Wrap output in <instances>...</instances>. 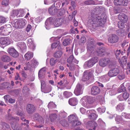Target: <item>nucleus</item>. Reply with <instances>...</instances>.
<instances>
[{
  "instance_id": "31",
  "label": "nucleus",
  "mask_w": 130,
  "mask_h": 130,
  "mask_svg": "<svg viewBox=\"0 0 130 130\" xmlns=\"http://www.w3.org/2000/svg\"><path fill=\"white\" fill-rule=\"evenodd\" d=\"M1 59L3 61L7 62H9L11 60L10 59L9 57L6 55L3 56L2 57Z\"/></svg>"
},
{
  "instance_id": "25",
  "label": "nucleus",
  "mask_w": 130,
  "mask_h": 130,
  "mask_svg": "<svg viewBox=\"0 0 130 130\" xmlns=\"http://www.w3.org/2000/svg\"><path fill=\"white\" fill-rule=\"evenodd\" d=\"M87 48L88 52L90 53H93L95 51V47L93 45H91L90 44H87Z\"/></svg>"
},
{
  "instance_id": "42",
  "label": "nucleus",
  "mask_w": 130,
  "mask_h": 130,
  "mask_svg": "<svg viewBox=\"0 0 130 130\" xmlns=\"http://www.w3.org/2000/svg\"><path fill=\"white\" fill-rule=\"evenodd\" d=\"M71 123L72 126L74 127L76 125H79L81 124V122L78 119L72 122Z\"/></svg>"
},
{
  "instance_id": "23",
  "label": "nucleus",
  "mask_w": 130,
  "mask_h": 130,
  "mask_svg": "<svg viewBox=\"0 0 130 130\" xmlns=\"http://www.w3.org/2000/svg\"><path fill=\"white\" fill-rule=\"evenodd\" d=\"M105 10L104 8L101 7H99L98 8H97L94 9L95 12L94 14L96 15L99 14L101 13H102Z\"/></svg>"
},
{
  "instance_id": "11",
  "label": "nucleus",
  "mask_w": 130,
  "mask_h": 130,
  "mask_svg": "<svg viewBox=\"0 0 130 130\" xmlns=\"http://www.w3.org/2000/svg\"><path fill=\"white\" fill-rule=\"evenodd\" d=\"M108 41L111 44H114L117 43L119 40V38L115 34H111L108 36Z\"/></svg>"
},
{
  "instance_id": "38",
  "label": "nucleus",
  "mask_w": 130,
  "mask_h": 130,
  "mask_svg": "<svg viewBox=\"0 0 130 130\" xmlns=\"http://www.w3.org/2000/svg\"><path fill=\"white\" fill-rule=\"evenodd\" d=\"M62 54V53L61 51H57L54 53V56L56 58H59L61 57Z\"/></svg>"
},
{
  "instance_id": "21",
  "label": "nucleus",
  "mask_w": 130,
  "mask_h": 130,
  "mask_svg": "<svg viewBox=\"0 0 130 130\" xmlns=\"http://www.w3.org/2000/svg\"><path fill=\"white\" fill-rule=\"evenodd\" d=\"M88 126L90 128H93L94 130H95L98 126L97 124L94 121H89L88 122Z\"/></svg>"
},
{
  "instance_id": "46",
  "label": "nucleus",
  "mask_w": 130,
  "mask_h": 130,
  "mask_svg": "<svg viewBox=\"0 0 130 130\" xmlns=\"http://www.w3.org/2000/svg\"><path fill=\"white\" fill-rule=\"evenodd\" d=\"M59 41H57L56 42L53 43L51 46L52 48H55L59 44Z\"/></svg>"
},
{
  "instance_id": "59",
  "label": "nucleus",
  "mask_w": 130,
  "mask_h": 130,
  "mask_svg": "<svg viewBox=\"0 0 130 130\" xmlns=\"http://www.w3.org/2000/svg\"><path fill=\"white\" fill-rule=\"evenodd\" d=\"M69 43V40L67 39H65L63 42V44L64 46H66Z\"/></svg>"
},
{
  "instance_id": "6",
  "label": "nucleus",
  "mask_w": 130,
  "mask_h": 130,
  "mask_svg": "<svg viewBox=\"0 0 130 130\" xmlns=\"http://www.w3.org/2000/svg\"><path fill=\"white\" fill-rule=\"evenodd\" d=\"M110 70L108 73V75L109 77H112L117 76L119 73V70L118 68L115 63V65L112 68H110Z\"/></svg>"
},
{
  "instance_id": "61",
  "label": "nucleus",
  "mask_w": 130,
  "mask_h": 130,
  "mask_svg": "<svg viewBox=\"0 0 130 130\" xmlns=\"http://www.w3.org/2000/svg\"><path fill=\"white\" fill-rule=\"evenodd\" d=\"M17 113L18 115L20 116L21 117H22L23 116H24L23 112L20 110H18L17 112Z\"/></svg>"
},
{
  "instance_id": "13",
  "label": "nucleus",
  "mask_w": 130,
  "mask_h": 130,
  "mask_svg": "<svg viewBox=\"0 0 130 130\" xmlns=\"http://www.w3.org/2000/svg\"><path fill=\"white\" fill-rule=\"evenodd\" d=\"M94 110H89L87 111V113L89 114L88 116L89 119L92 120H95L96 119L98 116L94 112Z\"/></svg>"
},
{
  "instance_id": "43",
  "label": "nucleus",
  "mask_w": 130,
  "mask_h": 130,
  "mask_svg": "<svg viewBox=\"0 0 130 130\" xmlns=\"http://www.w3.org/2000/svg\"><path fill=\"white\" fill-rule=\"evenodd\" d=\"M57 61V59H55L53 58H51L50 60V64L51 66H53Z\"/></svg>"
},
{
  "instance_id": "9",
  "label": "nucleus",
  "mask_w": 130,
  "mask_h": 130,
  "mask_svg": "<svg viewBox=\"0 0 130 130\" xmlns=\"http://www.w3.org/2000/svg\"><path fill=\"white\" fill-rule=\"evenodd\" d=\"M34 119L37 120L39 122V124H40L38 126L36 125V127L38 128H41L43 126V124L44 123V120L43 118L38 113H35L34 116Z\"/></svg>"
},
{
  "instance_id": "30",
  "label": "nucleus",
  "mask_w": 130,
  "mask_h": 130,
  "mask_svg": "<svg viewBox=\"0 0 130 130\" xmlns=\"http://www.w3.org/2000/svg\"><path fill=\"white\" fill-rule=\"evenodd\" d=\"M122 117L121 118L122 119H116V121L117 120L118 121H120L122 120L123 118V117H124L126 119L130 118V114L126 113H123L122 114Z\"/></svg>"
},
{
  "instance_id": "7",
  "label": "nucleus",
  "mask_w": 130,
  "mask_h": 130,
  "mask_svg": "<svg viewBox=\"0 0 130 130\" xmlns=\"http://www.w3.org/2000/svg\"><path fill=\"white\" fill-rule=\"evenodd\" d=\"M7 119L10 121L11 125L13 129H17V126L16 125L17 122L19 120L18 117L15 118L12 117L10 115H8Z\"/></svg>"
},
{
  "instance_id": "33",
  "label": "nucleus",
  "mask_w": 130,
  "mask_h": 130,
  "mask_svg": "<svg viewBox=\"0 0 130 130\" xmlns=\"http://www.w3.org/2000/svg\"><path fill=\"white\" fill-rule=\"evenodd\" d=\"M60 122L62 125L63 127H67L69 126V123L66 120H61Z\"/></svg>"
},
{
  "instance_id": "60",
  "label": "nucleus",
  "mask_w": 130,
  "mask_h": 130,
  "mask_svg": "<svg viewBox=\"0 0 130 130\" xmlns=\"http://www.w3.org/2000/svg\"><path fill=\"white\" fill-rule=\"evenodd\" d=\"M129 94L126 92H124L123 94V96L124 99H126L129 96Z\"/></svg>"
},
{
  "instance_id": "4",
  "label": "nucleus",
  "mask_w": 130,
  "mask_h": 130,
  "mask_svg": "<svg viewBox=\"0 0 130 130\" xmlns=\"http://www.w3.org/2000/svg\"><path fill=\"white\" fill-rule=\"evenodd\" d=\"M99 64L102 67H104L107 65L109 68H112L115 65V63L110 58H104L100 60Z\"/></svg>"
},
{
  "instance_id": "18",
  "label": "nucleus",
  "mask_w": 130,
  "mask_h": 130,
  "mask_svg": "<svg viewBox=\"0 0 130 130\" xmlns=\"http://www.w3.org/2000/svg\"><path fill=\"white\" fill-rule=\"evenodd\" d=\"M118 18L120 21L126 22L128 19L127 16L124 13H121L119 14L118 16Z\"/></svg>"
},
{
  "instance_id": "39",
  "label": "nucleus",
  "mask_w": 130,
  "mask_h": 130,
  "mask_svg": "<svg viewBox=\"0 0 130 130\" xmlns=\"http://www.w3.org/2000/svg\"><path fill=\"white\" fill-rule=\"evenodd\" d=\"M38 62L36 60L33 59L31 61V67L32 68L35 67L38 64Z\"/></svg>"
},
{
  "instance_id": "1",
  "label": "nucleus",
  "mask_w": 130,
  "mask_h": 130,
  "mask_svg": "<svg viewBox=\"0 0 130 130\" xmlns=\"http://www.w3.org/2000/svg\"><path fill=\"white\" fill-rule=\"evenodd\" d=\"M106 17L104 14H102L101 15H98L94 14L92 16L91 19L90 20L94 28L99 26H102L106 21Z\"/></svg>"
},
{
  "instance_id": "50",
  "label": "nucleus",
  "mask_w": 130,
  "mask_h": 130,
  "mask_svg": "<svg viewBox=\"0 0 130 130\" xmlns=\"http://www.w3.org/2000/svg\"><path fill=\"white\" fill-rule=\"evenodd\" d=\"M54 6H52L49 8L48 12L50 14L52 15H54Z\"/></svg>"
},
{
  "instance_id": "19",
  "label": "nucleus",
  "mask_w": 130,
  "mask_h": 130,
  "mask_svg": "<svg viewBox=\"0 0 130 130\" xmlns=\"http://www.w3.org/2000/svg\"><path fill=\"white\" fill-rule=\"evenodd\" d=\"M9 53L11 56L14 57H17L19 56L18 53L13 48H10L9 51Z\"/></svg>"
},
{
  "instance_id": "14",
  "label": "nucleus",
  "mask_w": 130,
  "mask_h": 130,
  "mask_svg": "<svg viewBox=\"0 0 130 130\" xmlns=\"http://www.w3.org/2000/svg\"><path fill=\"white\" fill-rule=\"evenodd\" d=\"M100 92V88L98 87L94 86L92 87L91 89V95H98Z\"/></svg>"
},
{
  "instance_id": "53",
  "label": "nucleus",
  "mask_w": 130,
  "mask_h": 130,
  "mask_svg": "<svg viewBox=\"0 0 130 130\" xmlns=\"http://www.w3.org/2000/svg\"><path fill=\"white\" fill-rule=\"evenodd\" d=\"M93 3L94 2L92 0H88L84 2V4L87 5L93 4Z\"/></svg>"
},
{
  "instance_id": "54",
  "label": "nucleus",
  "mask_w": 130,
  "mask_h": 130,
  "mask_svg": "<svg viewBox=\"0 0 130 130\" xmlns=\"http://www.w3.org/2000/svg\"><path fill=\"white\" fill-rule=\"evenodd\" d=\"M121 51L120 50H117L116 51L115 53V55L116 57L118 59H119L120 58V56H119V55L121 54Z\"/></svg>"
},
{
  "instance_id": "17",
  "label": "nucleus",
  "mask_w": 130,
  "mask_h": 130,
  "mask_svg": "<svg viewBox=\"0 0 130 130\" xmlns=\"http://www.w3.org/2000/svg\"><path fill=\"white\" fill-rule=\"evenodd\" d=\"M46 73L45 69L43 68L41 69L38 72V77L40 79H42L45 77V74Z\"/></svg>"
},
{
  "instance_id": "20",
  "label": "nucleus",
  "mask_w": 130,
  "mask_h": 130,
  "mask_svg": "<svg viewBox=\"0 0 130 130\" xmlns=\"http://www.w3.org/2000/svg\"><path fill=\"white\" fill-rule=\"evenodd\" d=\"M0 43L2 44H6L8 45L10 44V41L9 38L5 37L4 38L0 39Z\"/></svg>"
},
{
  "instance_id": "3",
  "label": "nucleus",
  "mask_w": 130,
  "mask_h": 130,
  "mask_svg": "<svg viewBox=\"0 0 130 130\" xmlns=\"http://www.w3.org/2000/svg\"><path fill=\"white\" fill-rule=\"evenodd\" d=\"M96 101L95 98L92 96H85L82 98L80 102L83 106L87 108L91 107L90 105H92Z\"/></svg>"
},
{
  "instance_id": "56",
  "label": "nucleus",
  "mask_w": 130,
  "mask_h": 130,
  "mask_svg": "<svg viewBox=\"0 0 130 130\" xmlns=\"http://www.w3.org/2000/svg\"><path fill=\"white\" fill-rule=\"evenodd\" d=\"M19 10L20 15H19V16L22 17L25 13L24 10L23 9H20Z\"/></svg>"
},
{
  "instance_id": "47",
  "label": "nucleus",
  "mask_w": 130,
  "mask_h": 130,
  "mask_svg": "<svg viewBox=\"0 0 130 130\" xmlns=\"http://www.w3.org/2000/svg\"><path fill=\"white\" fill-rule=\"evenodd\" d=\"M12 15L14 17L17 16L19 14V10H14L12 12Z\"/></svg>"
},
{
  "instance_id": "32",
  "label": "nucleus",
  "mask_w": 130,
  "mask_h": 130,
  "mask_svg": "<svg viewBox=\"0 0 130 130\" xmlns=\"http://www.w3.org/2000/svg\"><path fill=\"white\" fill-rule=\"evenodd\" d=\"M67 113L63 111H60L59 113V117H58V119H59L60 118H64L66 116Z\"/></svg>"
},
{
  "instance_id": "8",
  "label": "nucleus",
  "mask_w": 130,
  "mask_h": 130,
  "mask_svg": "<svg viewBox=\"0 0 130 130\" xmlns=\"http://www.w3.org/2000/svg\"><path fill=\"white\" fill-rule=\"evenodd\" d=\"M98 62L96 57H93L91 59L86 62L84 64V67H87L90 68L95 64Z\"/></svg>"
},
{
  "instance_id": "16",
  "label": "nucleus",
  "mask_w": 130,
  "mask_h": 130,
  "mask_svg": "<svg viewBox=\"0 0 130 130\" xmlns=\"http://www.w3.org/2000/svg\"><path fill=\"white\" fill-rule=\"evenodd\" d=\"M106 50L105 48L102 47L99 48L97 50V55L100 57L104 56L106 53Z\"/></svg>"
},
{
  "instance_id": "35",
  "label": "nucleus",
  "mask_w": 130,
  "mask_h": 130,
  "mask_svg": "<svg viewBox=\"0 0 130 130\" xmlns=\"http://www.w3.org/2000/svg\"><path fill=\"white\" fill-rule=\"evenodd\" d=\"M56 107V105L53 102H50L48 105V108L50 109L55 108Z\"/></svg>"
},
{
  "instance_id": "40",
  "label": "nucleus",
  "mask_w": 130,
  "mask_h": 130,
  "mask_svg": "<svg viewBox=\"0 0 130 130\" xmlns=\"http://www.w3.org/2000/svg\"><path fill=\"white\" fill-rule=\"evenodd\" d=\"M126 88L123 84L121 85L120 86L118 90V92L120 93L124 92L126 91Z\"/></svg>"
},
{
  "instance_id": "55",
  "label": "nucleus",
  "mask_w": 130,
  "mask_h": 130,
  "mask_svg": "<svg viewBox=\"0 0 130 130\" xmlns=\"http://www.w3.org/2000/svg\"><path fill=\"white\" fill-rule=\"evenodd\" d=\"M6 18L3 16H0V23H2L6 22Z\"/></svg>"
},
{
  "instance_id": "26",
  "label": "nucleus",
  "mask_w": 130,
  "mask_h": 130,
  "mask_svg": "<svg viewBox=\"0 0 130 130\" xmlns=\"http://www.w3.org/2000/svg\"><path fill=\"white\" fill-rule=\"evenodd\" d=\"M24 57L26 60H30L33 57V54L32 53L28 52L24 55Z\"/></svg>"
},
{
  "instance_id": "29",
  "label": "nucleus",
  "mask_w": 130,
  "mask_h": 130,
  "mask_svg": "<svg viewBox=\"0 0 130 130\" xmlns=\"http://www.w3.org/2000/svg\"><path fill=\"white\" fill-rule=\"evenodd\" d=\"M18 47L22 50H23L26 47V44L23 42H19L18 44Z\"/></svg>"
},
{
  "instance_id": "48",
  "label": "nucleus",
  "mask_w": 130,
  "mask_h": 130,
  "mask_svg": "<svg viewBox=\"0 0 130 130\" xmlns=\"http://www.w3.org/2000/svg\"><path fill=\"white\" fill-rule=\"evenodd\" d=\"M9 0H3L2 2V4L6 6L8 5L9 4Z\"/></svg>"
},
{
  "instance_id": "28",
  "label": "nucleus",
  "mask_w": 130,
  "mask_h": 130,
  "mask_svg": "<svg viewBox=\"0 0 130 130\" xmlns=\"http://www.w3.org/2000/svg\"><path fill=\"white\" fill-rule=\"evenodd\" d=\"M119 61L120 64L122 65H125L127 62V57L126 56H123L121 58V59L119 58Z\"/></svg>"
},
{
  "instance_id": "44",
  "label": "nucleus",
  "mask_w": 130,
  "mask_h": 130,
  "mask_svg": "<svg viewBox=\"0 0 130 130\" xmlns=\"http://www.w3.org/2000/svg\"><path fill=\"white\" fill-rule=\"evenodd\" d=\"M118 34L119 36H123L125 35L124 33V30L122 29H120L118 31Z\"/></svg>"
},
{
  "instance_id": "49",
  "label": "nucleus",
  "mask_w": 130,
  "mask_h": 130,
  "mask_svg": "<svg viewBox=\"0 0 130 130\" xmlns=\"http://www.w3.org/2000/svg\"><path fill=\"white\" fill-rule=\"evenodd\" d=\"M74 58V57L73 55H71L68 59L67 61L68 63L70 64H71L73 63V61Z\"/></svg>"
},
{
  "instance_id": "62",
  "label": "nucleus",
  "mask_w": 130,
  "mask_h": 130,
  "mask_svg": "<svg viewBox=\"0 0 130 130\" xmlns=\"http://www.w3.org/2000/svg\"><path fill=\"white\" fill-rule=\"evenodd\" d=\"M122 5L126 6L128 3V0H122Z\"/></svg>"
},
{
  "instance_id": "37",
  "label": "nucleus",
  "mask_w": 130,
  "mask_h": 130,
  "mask_svg": "<svg viewBox=\"0 0 130 130\" xmlns=\"http://www.w3.org/2000/svg\"><path fill=\"white\" fill-rule=\"evenodd\" d=\"M29 90L26 86H24L23 88V92L24 94H27L29 93Z\"/></svg>"
},
{
  "instance_id": "2",
  "label": "nucleus",
  "mask_w": 130,
  "mask_h": 130,
  "mask_svg": "<svg viewBox=\"0 0 130 130\" xmlns=\"http://www.w3.org/2000/svg\"><path fill=\"white\" fill-rule=\"evenodd\" d=\"M62 22L63 20L61 19L58 18L54 20L51 17L48 19L46 21L45 27L46 29H48L50 25L52 24H53L55 27H58L61 25Z\"/></svg>"
},
{
  "instance_id": "57",
  "label": "nucleus",
  "mask_w": 130,
  "mask_h": 130,
  "mask_svg": "<svg viewBox=\"0 0 130 130\" xmlns=\"http://www.w3.org/2000/svg\"><path fill=\"white\" fill-rule=\"evenodd\" d=\"M9 127V125L6 123H4L3 124V126L2 128L4 129H6Z\"/></svg>"
},
{
  "instance_id": "51",
  "label": "nucleus",
  "mask_w": 130,
  "mask_h": 130,
  "mask_svg": "<svg viewBox=\"0 0 130 130\" xmlns=\"http://www.w3.org/2000/svg\"><path fill=\"white\" fill-rule=\"evenodd\" d=\"M122 0H114V4L117 6L120 5H122Z\"/></svg>"
},
{
  "instance_id": "63",
  "label": "nucleus",
  "mask_w": 130,
  "mask_h": 130,
  "mask_svg": "<svg viewBox=\"0 0 130 130\" xmlns=\"http://www.w3.org/2000/svg\"><path fill=\"white\" fill-rule=\"evenodd\" d=\"M54 6L58 8H59L61 5V3L59 2H57L54 4Z\"/></svg>"
},
{
  "instance_id": "10",
  "label": "nucleus",
  "mask_w": 130,
  "mask_h": 130,
  "mask_svg": "<svg viewBox=\"0 0 130 130\" xmlns=\"http://www.w3.org/2000/svg\"><path fill=\"white\" fill-rule=\"evenodd\" d=\"M93 71H85L83 73V76L82 77V79L84 81H87L93 76Z\"/></svg>"
},
{
  "instance_id": "41",
  "label": "nucleus",
  "mask_w": 130,
  "mask_h": 130,
  "mask_svg": "<svg viewBox=\"0 0 130 130\" xmlns=\"http://www.w3.org/2000/svg\"><path fill=\"white\" fill-rule=\"evenodd\" d=\"M125 22L122 21H119L118 25L119 28L122 29L124 27V23Z\"/></svg>"
},
{
  "instance_id": "12",
  "label": "nucleus",
  "mask_w": 130,
  "mask_h": 130,
  "mask_svg": "<svg viewBox=\"0 0 130 130\" xmlns=\"http://www.w3.org/2000/svg\"><path fill=\"white\" fill-rule=\"evenodd\" d=\"M74 92L76 95H79L82 93L83 86L82 85L78 84L75 89Z\"/></svg>"
},
{
  "instance_id": "24",
  "label": "nucleus",
  "mask_w": 130,
  "mask_h": 130,
  "mask_svg": "<svg viewBox=\"0 0 130 130\" xmlns=\"http://www.w3.org/2000/svg\"><path fill=\"white\" fill-rule=\"evenodd\" d=\"M68 119L69 122L72 123V122L77 120L78 118L76 115H71L68 117Z\"/></svg>"
},
{
  "instance_id": "64",
  "label": "nucleus",
  "mask_w": 130,
  "mask_h": 130,
  "mask_svg": "<svg viewBox=\"0 0 130 130\" xmlns=\"http://www.w3.org/2000/svg\"><path fill=\"white\" fill-rule=\"evenodd\" d=\"M102 69L100 67H97L96 68V72L98 73H101L102 71Z\"/></svg>"
},
{
  "instance_id": "15",
  "label": "nucleus",
  "mask_w": 130,
  "mask_h": 130,
  "mask_svg": "<svg viewBox=\"0 0 130 130\" xmlns=\"http://www.w3.org/2000/svg\"><path fill=\"white\" fill-rule=\"evenodd\" d=\"M35 106L32 104H28L27 106V111L29 114H32L35 112L36 110Z\"/></svg>"
},
{
  "instance_id": "58",
  "label": "nucleus",
  "mask_w": 130,
  "mask_h": 130,
  "mask_svg": "<svg viewBox=\"0 0 130 130\" xmlns=\"http://www.w3.org/2000/svg\"><path fill=\"white\" fill-rule=\"evenodd\" d=\"M70 0H63L62 2V6H63L64 5H67L69 3Z\"/></svg>"
},
{
  "instance_id": "36",
  "label": "nucleus",
  "mask_w": 130,
  "mask_h": 130,
  "mask_svg": "<svg viewBox=\"0 0 130 130\" xmlns=\"http://www.w3.org/2000/svg\"><path fill=\"white\" fill-rule=\"evenodd\" d=\"M116 109L119 111H122L124 109V107L123 104L120 103L118 104L116 107Z\"/></svg>"
},
{
  "instance_id": "22",
  "label": "nucleus",
  "mask_w": 130,
  "mask_h": 130,
  "mask_svg": "<svg viewBox=\"0 0 130 130\" xmlns=\"http://www.w3.org/2000/svg\"><path fill=\"white\" fill-rule=\"evenodd\" d=\"M78 101L77 99L75 98L70 99L69 100V103L70 105L72 106H75L76 105Z\"/></svg>"
},
{
  "instance_id": "52",
  "label": "nucleus",
  "mask_w": 130,
  "mask_h": 130,
  "mask_svg": "<svg viewBox=\"0 0 130 130\" xmlns=\"http://www.w3.org/2000/svg\"><path fill=\"white\" fill-rule=\"evenodd\" d=\"M119 79L120 80L123 79L125 78V75L123 73H120L118 76Z\"/></svg>"
},
{
  "instance_id": "34",
  "label": "nucleus",
  "mask_w": 130,
  "mask_h": 130,
  "mask_svg": "<svg viewBox=\"0 0 130 130\" xmlns=\"http://www.w3.org/2000/svg\"><path fill=\"white\" fill-rule=\"evenodd\" d=\"M49 117L51 121H53L57 118V115L55 113L52 114L50 115Z\"/></svg>"
},
{
  "instance_id": "27",
  "label": "nucleus",
  "mask_w": 130,
  "mask_h": 130,
  "mask_svg": "<svg viewBox=\"0 0 130 130\" xmlns=\"http://www.w3.org/2000/svg\"><path fill=\"white\" fill-rule=\"evenodd\" d=\"M19 28H22L26 24V20L23 19H21L18 21Z\"/></svg>"
},
{
  "instance_id": "45",
  "label": "nucleus",
  "mask_w": 130,
  "mask_h": 130,
  "mask_svg": "<svg viewBox=\"0 0 130 130\" xmlns=\"http://www.w3.org/2000/svg\"><path fill=\"white\" fill-rule=\"evenodd\" d=\"M63 95L66 98H68L72 95V93L71 92L66 91L64 92Z\"/></svg>"
},
{
  "instance_id": "5",
  "label": "nucleus",
  "mask_w": 130,
  "mask_h": 130,
  "mask_svg": "<svg viewBox=\"0 0 130 130\" xmlns=\"http://www.w3.org/2000/svg\"><path fill=\"white\" fill-rule=\"evenodd\" d=\"M11 31L12 28L9 24L2 26L0 28V34L4 35H8Z\"/></svg>"
}]
</instances>
